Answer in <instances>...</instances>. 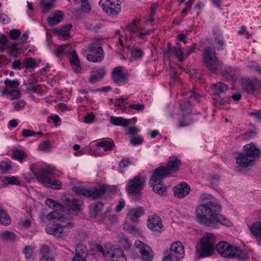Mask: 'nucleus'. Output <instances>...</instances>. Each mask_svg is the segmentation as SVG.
Wrapping results in <instances>:
<instances>
[{
    "instance_id": "f257e3e1",
    "label": "nucleus",
    "mask_w": 261,
    "mask_h": 261,
    "mask_svg": "<svg viewBox=\"0 0 261 261\" xmlns=\"http://www.w3.org/2000/svg\"><path fill=\"white\" fill-rule=\"evenodd\" d=\"M200 200L204 202L197 206L196 216L198 222L206 226L215 227L218 224L226 227L231 226V222L219 213L221 207L210 194L202 193L200 196Z\"/></svg>"
},
{
    "instance_id": "f03ea898",
    "label": "nucleus",
    "mask_w": 261,
    "mask_h": 261,
    "mask_svg": "<svg viewBox=\"0 0 261 261\" xmlns=\"http://www.w3.org/2000/svg\"><path fill=\"white\" fill-rule=\"evenodd\" d=\"M260 150L252 143L244 146L243 151L236 157V163L239 167L242 168L252 166L259 156Z\"/></svg>"
},
{
    "instance_id": "7ed1b4c3",
    "label": "nucleus",
    "mask_w": 261,
    "mask_h": 261,
    "mask_svg": "<svg viewBox=\"0 0 261 261\" xmlns=\"http://www.w3.org/2000/svg\"><path fill=\"white\" fill-rule=\"evenodd\" d=\"M210 88L212 91L213 103L218 108H223L224 106L229 103L231 100L230 95H224V93L228 91V86L222 82H218L211 84Z\"/></svg>"
},
{
    "instance_id": "20e7f679",
    "label": "nucleus",
    "mask_w": 261,
    "mask_h": 261,
    "mask_svg": "<svg viewBox=\"0 0 261 261\" xmlns=\"http://www.w3.org/2000/svg\"><path fill=\"white\" fill-rule=\"evenodd\" d=\"M202 58L205 66L211 72L218 73L221 70L222 62L216 57L214 47L206 46L202 54Z\"/></svg>"
},
{
    "instance_id": "39448f33",
    "label": "nucleus",
    "mask_w": 261,
    "mask_h": 261,
    "mask_svg": "<svg viewBox=\"0 0 261 261\" xmlns=\"http://www.w3.org/2000/svg\"><path fill=\"white\" fill-rule=\"evenodd\" d=\"M216 238L214 234L206 233L201 239L196 247V251L200 257H206L211 255L214 251Z\"/></svg>"
},
{
    "instance_id": "423d86ee",
    "label": "nucleus",
    "mask_w": 261,
    "mask_h": 261,
    "mask_svg": "<svg viewBox=\"0 0 261 261\" xmlns=\"http://www.w3.org/2000/svg\"><path fill=\"white\" fill-rule=\"evenodd\" d=\"M89 54L87 56V60L92 62H101L104 58V51L101 41L95 40L89 44L88 47Z\"/></svg>"
},
{
    "instance_id": "0eeeda50",
    "label": "nucleus",
    "mask_w": 261,
    "mask_h": 261,
    "mask_svg": "<svg viewBox=\"0 0 261 261\" xmlns=\"http://www.w3.org/2000/svg\"><path fill=\"white\" fill-rule=\"evenodd\" d=\"M166 177L165 175L155 169L149 180L153 191L163 196L166 194V187L163 184L162 180Z\"/></svg>"
},
{
    "instance_id": "6e6552de",
    "label": "nucleus",
    "mask_w": 261,
    "mask_h": 261,
    "mask_svg": "<svg viewBox=\"0 0 261 261\" xmlns=\"http://www.w3.org/2000/svg\"><path fill=\"white\" fill-rule=\"evenodd\" d=\"M74 190L77 193L93 199L97 198L102 196L106 192L107 188L105 185L99 186L92 189H86L81 187H74Z\"/></svg>"
},
{
    "instance_id": "1a4fd4ad",
    "label": "nucleus",
    "mask_w": 261,
    "mask_h": 261,
    "mask_svg": "<svg viewBox=\"0 0 261 261\" xmlns=\"http://www.w3.org/2000/svg\"><path fill=\"white\" fill-rule=\"evenodd\" d=\"M145 182V177L140 175H136L127 183L126 191L128 194L136 195L143 189Z\"/></svg>"
},
{
    "instance_id": "9d476101",
    "label": "nucleus",
    "mask_w": 261,
    "mask_h": 261,
    "mask_svg": "<svg viewBox=\"0 0 261 261\" xmlns=\"http://www.w3.org/2000/svg\"><path fill=\"white\" fill-rule=\"evenodd\" d=\"M33 174L40 183L46 187H50L51 178L54 176V170L50 168L32 170Z\"/></svg>"
},
{
    "instance_id": "9b49d317",
    "label": "nucleus",
    "mask_w": 261,
    "mask_h": 261,
    "mask_svg": "<svg viewBox=\"0 0 261 261\" xmlns=\"http://www.w3.org/2000/svg\"><path fill=\"white\" fill-rule=\"evenodd\" d=\"M241 85L242 89L248 94L254 95L261 92V82L256 79H243Z\"/></svg>"
},
{
    "instance_id": "f8f14e48",
    "label": "nucleus",
    "mask_w": 261,
    "mask_h": 261,
    "mask_svg": "<svg viewBox=\"0 0 261 261\" xmlns=\"http://www.w3.org/2000/svg\"><path fill=\"white\" fill-rule=\"evenodd\" d=\"M181 165V161L175 156L170 157L167 166H160L156 169L158 171L168 177L172 173L178 171Z\"/></svg>"
},
{
    "instance_id": "ddd939ff",
    "label": "nucleus",
    "mask_w": 261,
    "mask_h": 261,
    "mask_svg": "<svg viewBox=\"0 0 261 261\" xmlns=\"http://www.w3.org/2000/svg\"><path fill=\"white\" fill-rule=\"evenodd\" d=\"M99 5L109 15H117L121 11L120 2L118 0H100Z\"/></svg>"
},
{
    "instance_id": "4468645a",
    "label": "nucleus",
    "mask_w": 261,
    "mask_h": 261,
    "mask_svg": "<svg viewBox=\"0 0 261 261\" xmlns=\"http://www.w3.org/2000/svg\"><path fill=\"white\" fill-rule=\"evenodd\" d=\"M62 200L66 205L68 211L70 212H79L81 210L82 201L74 197V196L67 194L62 197Z\"/></svg>"
},
{
    "instance_id": "2eb2a0df",
    "label": "nucleus",
    "mask_w": 261,
    "mask_h": 261,
    "mask_svg": "<svg viewBox=\"0 0 261 261\" xmlns=\"http://www.w3.org/2000/svg\"><path fill=\"white\" fill-rule=\"evenodd\" d=\"M135 247L139 250L142 258L145 261H151L153 258V254L150 248L140 240L136 241Z\"/></svg>"
},
{
    "instance_id": "dca6fc26",
    "label": "nucleus",
    "mask_w": 261,
    "mask_h": 261,
    "mask_svg": "<svg viewBox=\"0 0 261 261\" xmlns=\"http://www.w3.org/2000/svg\"><path fill=\"white\" fill-rule=\"evenodd\" d=\"M234 247L225 241H221L216 245L218 253L224 258H231Z\"/></svg>"
},
{
    "instance_id": "f3484780",
    "label": "nucleus",
    "mask_w": 261,
    "mask_h": 261,
    "mask_svg": "<svg viewBox=\"0 0 261 261\" xmlns=\"http://www.w3.org/2000/svg\"><path fill=\"white\" fill-rule=\"evenodd\" d=\"M184 252L182 243L177 241L171 244L169 253L171 256H173L175 260L178 261L184 257Z\"/></svg>"
},
{
    "instance_id": "a211bd4d",
    "label": "nucleus",
    "mask_w": 261,
    "mask_h": 261,
    "mask_svg": "<svg viewBox=\"0 0 261 261\" xmlns=\"http://www.w3.org/2000/svg\"><path fill=\"white\" fill-rule=\"evenodd\" d=\"M147 226L152 231L161 232L163 224L161 218L156 215L149 216L147 220Z\"/></svg>"
},
{
    "instance_id": "6ab92c4d",
    "label": "nucleus",
    "mask_w": 261,
    "mask_h": 261,
    "mask_svg": "<svg viewBox=\"0 0 261 261\" xmlns=\"http://www.w3.org/2000/svg\"><path fill=\"white\" fill-rule=\"evenodd\" d=\"M112 75V80L115 84L121 85L126 83V77L122 66H117L114 68Z\"/></svg>"
},
{
    "instance_id": "aec40b11",
    "label": "nucleus",
    "mask_w": 261,
    "mask_h": 261,
    "mask_svg": "<svg viewBox=\"0 0 261 261\" xmlns=\"http://www.w3.org/2000/svg\"><path fill=\"white\" fill-rule=\"evenodd\" d=\"M48 234L54 235L56 238L65 239L68 235V231L61 224H54L46 230Z\"/></svg>"
},
{
    "instance_id": "412c9836",
    "label": "nucleus",
    "mask_w": 261,
    "mask_h": 261,
    "mask_svg": "<svg viewBox=\"0 0 261 261\" xmlns=\"http://www.w3.org/2000/svg\"><path fill=\"white\" fill-rule=\"evenodd\" d=\"M174 196L178 198H182L190 192V186L186 182H181L173 189Z\"/></svg>"
},
{
    "instance_id": "4be33fe9",
    "label": "nucleus",
    "mask_w": 261,
    "mask_h": 261,
    "mask_svg": "<svg viewBox=\"0 0 261 261\" xmlns=\"http://www.w3.org/2000/svg\"><path fill=\"white\" fill-rule=\"evenodd\" d=\"M67 55L69 59L73 71L76 73L80 72L82 68L76 52L74 50H72L71 51H68Z\"/></svg>"
},
{
    "instance_id": "5701e85b",
    "label": "nucleus",
    "mask_w": 261,
    "mask_h": 261,
    "mask_svg": "<svg viewBox=\"0 0 261 261\" xmlns=\"http://www.w3.org/2000/svg\"><path fill=\"white\" fill-rule=\"evenodd\" d=\"M144 214V208L141 206L132 208L128 210V213L127 215V218L133 222L138 221L139 217Z\"/></svg>"
},
{
    "instance_id": "b1692460",
    "label": "nucleus",
    "mask_w": 261,
    "mask_h": 261,
    "mask_svg": "<svg viewBox=\"0 0 261 261\" xmlns=\"http://www.w3.org/2000/svg\"><path fill=\"white\" fill-rule=\"evenodd\" d=\"M64 13L60 10H57L52 13L50 16L48 17L47 22L49 25H56L61 22L64 17Z\"/></svg>"
},
{
    "instance_id": "393cba45",
    "label": "nucleus",
    "mask_w": 261,
    "mask_h": 261,
    "mask_svg": "<svg viewBox=\"0 0 261 261\" xmlns=\"http://www.w3.org/2000/svg\"><path fill=\"white\" fill-rule=\"evenodd\" d=\"M106 70L105 68H98L91 71L89 82L94 83L101 79L105 75Z\"/></svg>"
},
{
    "instance_id": "a878e982",
    "label": "nucleus",
    "mask_w": 261,
    "mask_h": 261,
    "mask_svg": "<svg viewBox=\"0 0 261 261\" xmlns=\"http://www.w3.org/2000/svg\"><path fill=\"white\" fill-rule=\"evenodd\" d=\"M108 257L112 261H126L125 256L123 254V251L119 248H114L111 252L107 251Z\"/></svg>"
},
{
    "instance_id": "bb28decb",
    "label": "nucleus",
    "mask_w": 261,
    "mask_h": 261,
    "mask_svg": "<svg viewBox=\"0 0 261 261\" xmlns=\"http://www.w3.org/2000/svg\"><path fill=\"white\" fill-rule=\"evenodd\" d=\"M72 28L71 23H68L63 26L62 29L57 31L58 38L60 40H65L70 38V31Z\"/></svg>"
},
{
    "instance_id": "cd10ccee",
    "label": "nucleus",
    "mask_w": 261,
    "mask_h": 261,
    "mask_svg": "<svg viewBox=\"0 0 261 261\" xmlns=\"http://www.w3.org/2000/svg\"><path fill=\"white\" fill-rule=\"evenodd\" d=\"M233 250L231 258H236L241 261L249 260V257L247 251L241 249L237 247H234Z\"/></svg>"
},
{
    "instance_id": "c85d7f7f",
    "label": "nucleus",
    "mask_w": 261,
    "mask_h": 261,
    "mask_svg": "<svg viewBox=\"0 0 261 261\" xmlns=\"http://www.w3.org/2000/svg\"><path fill=\"white\" fill-rule=\"evenodd\" d=\"M5 49L7 50V52L11 56L16 57L19 50V48L18 46V44L16 43L7 45H0V51L2 53H4Z\"/></svg>"
},
{
    "instance_id": "c756f323",
    "label": "nucleus",
    "mask_w": 261,
    "mask_h": 261,
    "mask_svg": "<svg viewBox=\"0 0 261 261\" xmlns=\"http://www.w3.org/2000/svg\"><path fill=\"white\" fill-rule=\"evenodd\" d=\"M168 51L169 53L174 55L179 61H182L185 59L179 43H176L173 47H171L168 44Z\"/></svg>"
},
{
    "instance_id": "7c9ffc66",
    "label": "nucleus",
    "mask_w": 261,
    "mask_h": 261,
    "mask_svg": "<svg viewBox=\"0 0 261 261\" xmlns=\"http://www.w3.org/2000/svg\"><path fill=\"white\" fill-rule=\"evenodd\" d=\"M49 247L45 244H43L40 248L41 257L40 261H54V258L49 255Z\"/></svg>"
},
{
    "instance_id": "2f4dec72",
    "label": "nucleus",
    "mask_w": 261,
    "mask_h": 261,
    "mask_svg": "<svg viewBox=\"0 0 261 261\" xmlns=\"http://www.w3.org/2000/svg\"><path fill=\"white\" fill-rule=\"evenodd\" d=\"M110 123L116 126L125 127L130 124V120L120 117L112 116L110 118Z\"/></svg>"
},
{
    "instance_id": "473e14b6",
    "label": "nucleus",
    "mask_w": 261,
    "mask_h": 261,
    "mask_svg": "<svg viewBox=\"0 0 261 261\" xmlns=\"http://www.w3.org/2000/svg\"><path fill=\"white\" fill-rule=\"evenodd\" d=\"M253 236L259 241H261V222H257L251 225L249 228Z\"/></svg>"
},
{
    "instance_id": "72a5a7b5",
    "label": "nucleus",
    "mask_w": 261,
    "mask_h": 261,
    "mask_svg": "<svg viewBox=\"0 0 261 261\" xmlns=\"http://www.w3.org/2000/svg\"><path fill=\"white\" fill-rule=\"evenodd\" d=\"M221 72L222 75L228 81L233 80L235 76V69L232 67H228L224 70H221L218 72Z\"/></svg>"
},
{
    "instance_id": "f704fd0d",
    "label": "nucleus",
    "mask_w": 261,
    "mask_h": 261,
    "mask_svg": "<svg viewBox=\"0 0 261 261\" xmlns=\"http://www.w3.org/2000/svg\"><path fill=\"white\" fill-rule=\"evenodd\" d=\"M6 86V88L4 91H10L12 89H18L19 86V81L18 79L11 80L9 79H6L4 82Z\"/></svg>"
},
{
    "instance_id": "c9c22d12",
    "label": "nucleus",
    "mask_w": 261,
    "mask_h": 261,
    "mask_svg": "<svg viewBox=\"0 0 261 261\" xmlns=\"http://www.w3.org/2000/svg\"><path fill=\"white\" fill-rule=\"evenodd\" d=\"M182 113V116L178 119V127H186L193 123V120L190 116Z\"/></svg>"
},
{
    "instance_id": "e433bc0d",
    "label": "nucleus",
    "mask_w": 261,
    "mask_h": 261,
    "mask_svg": "<svg viewBox=\"0 0 261 261\" xmlns=\"http://www.w3.org/2000/svg\"><path fill=\"white\" fill-rule=\"evenodd\" d=\"M56 0H42L41 5L44 13H48L54 8Z\"/></svg>"
},
{
    "instance_id": "4c0bfd02",
    "label": "nucleus",
    "mask_w": 261,
    "mask_h": 261,
    "mask_svg": "<svg viewBox=\"0 0 261 261\" xmlns=\"http://www.w3.org/2000/svg\"><path fill=\"white\" fill-rule=\"evenodd\" d=\"M11 220L7 212L0 206V223L3 225H8Z\"/></svg>"
},
{
    "instance_id": "58836bf2",
    "label": "nucleus",
    "mask_w": 261,
    "mask_h": 261,
    "mask_svg": "<svg viewBox=\"0 0 261 261\" xmlns=\"http://www.w3.org/2000/svg\"><path fill=\"white\" fill-rule=\"evenodd\" d=\"M96 146L103 147L105 151H107L111 150L115 146V144L113 141L101 140L97 143Z\"/></svg>"
},
{
    "instance_id": "ea45409f",
    "label": "nucleus",
    "mask_w": 261,
    "mask_h": 261,
    "mask_svg": "<svg viewBox=\"0 0 261 261\" xmlns=\"http://www.w3.org/2000/svg\"><path fill=\"white\" fill-rule=\"evenodd\" d=\"M179 108L182 113L189 114L191 112V104L189 101L181 100L179 103Z\"/></svg>"
},
{
    "instance_id": "a19ab883",
    "label": "nucleus",
    "mask_w": 261,
    "mask_h": 261,
    "mask_svg": "<svg viewBox=\"0 0 261 261\" xmlns=\"http://www.w3.org/2000/svg\"><path fill=\"white\" fill-rule=\"evenodd\" d=\"M103 207V204L101 202H97L90 208V214L92 217H95L101 211Z\"/></svg>"
},
{
    "instance_id": "79ce46f5",
    "label": "nucleus",
    "mask_w": 261,
    "mask_h": 261,
    "mask_svg": "<svg viewBox=\"0 0 261 261\" xmlns=\"http://www.w3.org/2000/svg\"><path fill=\"white\" fill-rule=\"evenodd\" d=\"M69 47L70 45L69 44L60 45L56 49L55 54L58 57L61 56L64 54L67 55L68 51L72 50L71 49L68 50V48H69Z\"/></svg>"
},
{
    "instance_id": "37998d69",
    "label": "nucleus",
    "mask_w": 261,
    "mask_h": 261,
    "mask_svg": "<svg viewBox=\"0 0 261 261\" xmlns=\"http://www.w3.org/2000/svg\"><path fill=\"white\" fill-rule=\"evenodd\" d=\"M12 157L15 160L22 162L27 158V154L22 150L13 151L12 153Z\"/></svg>"
},
{
    "instance_id": "c03bdc74",
    "label": "nucleus",
    "mask_w": 261,
    "mask_h": 261,
    "mask_svg": "<svg viewBox=\"0 0 261 261\" xmlns=\"http://www.w3.org/2000/svg\"><path fill=\"white\" fill-rule=\"evenodd\" d=\"M124 230L134 234H140L139 229L135 225H132L127 222H125L123 224Z\"/></svg>"
},
{
    "instance_id": "a18cd8bd",
    "label": "nucleus",
    "mask_w": 261,
    "mask_h": 261,
    "mask_svg": "<svg viewBox=\"0 0 261 261\" xmlns=\"http://www.w3.org/2000/svg\"><path fill=\"white\" fill-rule=\"evenodd\" d=\"M46 219L48 220L59 219L60 221H63L64 220L63 214H61L57 211H54L47 215Z\"/></svg>"
},
{
    "instance_id": "49530a36",
    "label": "nucleus",
    "mask_w": 261,
    "mask_h": 261,
    "mask_svg": "<svg viewBox=\"0 0 261 261\" xmlns=\"http://www.w3.org/2000/svg\"><path fill=\"white\" fill-rule=\"evenodd\" d=\"M45 203L50 208L57 207L60 211H63L64 210V207L62 205L57 203L55 200L50 198H47L45 201Z\"/></svg>"
},
{
    "instance_id": "de8ad7c7",
    "label": "nucleus",
    "mask_w": 261,
    "mask_h": 261,
    "mask_svg": "<svg viewBox=\"0 0 261 261\" xmlns=\"http://www.w3.org/2000/svg\"><path fill=\"white\" fill-rule=\"evenodd\" d=\"M179 116V114L176 113V109L173 106H170L168 107V111L167 117L170 120L177 118Z\"/></svg>"
},
{
    "instance_id": "09e8293b",
    "label": "nucleus",
    "mask_w": 261,
    "mask_h": 261,
    "mask_svg": "<svg viewBox=\"0 0 261 261\" xmlns=\"http://www.w3.org/2000/svg\"><path fill=\"white\" fill-rule=\"evenodd\" d=\"M87 251V248L84 245L79 244L76 245L75 249V255H84L86 256Z\"/></svg>"
},
{
    "instance_id": "8fccbe9b",
    "label": "nucleus",
    "mask_w": 261,
    "mask_h": 261,
    "mask_svg": "<svg viewBox=\"0 0 261 261\" xmlns=\"http://www.w3.org/2000/svg\"><path fill=\"white\" fill-rule=\"evenodd\" d=\"M3 94L12 96L11 100L18 99L20 97V92L18 89H12L10 91H4Z\"/></svg>"
},
{
    "instance_id": "3c124183",
    "label": "nucleus",
    "mask_w": 261,
    "mask_h": 261,
    "mask_svg": "<svg viewBox=\"0 0 261 261\" xmlns=\"http://www.w3.org/2000/svg\"><path fill=\"white\" fill-rule=\"evenodd\" d=\"M51 148V143L50 141H45L39 145V149L40 150L44 152H49Z\"/></svg>"
},
{
    "instance_id": "603ef678",
    "label": "nucleus",
    "mask_w": 261,
    "mask_h": 261,
    "mask_svg": "<svg viewBox=\"0 0 261 261\" xmlns=\"http://www.w3.org/2000/svg\"><path fill=\"white\" fill-rule=\"evenodd\" d=\"M119 243L122 246V247H123L125 249H128L129 248L130 246V244L129 243V240L127 238H126L125 236L123 235H119Z\"/></svg>"
},
{
    "instance_id": "864d4df0",
    "label": "nucleus",
    "mask_w": 261,
    "mask_h": 261,
    "mask_svg": "<svg viewBox=\"0 0 261 261\" xmlns=\"http://www.w3.org/2000/svg\"><path fill=\"white\" fill-rule=\"evenodd\" d=\"M5 185H19V182L17 177L15 176H6L4 179Z\"/></svg>"
},
{
    "instance_id": "5fc2aeb1",
    "label": "nucleus",
    "mask_w": 261,
    "mask_h": 261,
    "mask_svg": "<svg viewBox=\"0 0 261 261\" xmlns=\"http://www.w3.org/2000/svg\"><path fill=\"white\" fill-rule=\"evenodd\" d=\"M131 54L134 58L139 59L143 56V51L138 47H134L131 49Z\"/></svg>"
},
{
    "instance_id": "6e6d98bb",
    "label": "nucleus",
    "mask_w": 261,
    "mask_h": 261,
    "mask_svg": "<svg viewBox=\"0 0 261 261\" xmlns=\"http://www.w3.org/2000/svg\"><path fill=\"white\" fill-rule=\"evenodd\" d=\"M34 247L31 246H25L23 250L26 258L29 259L32 257Z\"/></svg>"
},
{
    "instance_id": "4d7b16f0",
    "label": "nucleus",
    "mask_w": 261,
    "mask_h": 261,
    "mask_svg": "<svg viewBox=\"0 0 261 261\" xmlns=\"http://www.w3.org/2000/svg\"><path fill=\"white\" fill-rule=\"evenodd\" d=\"M11 168L10 165L7 162L3 161L0 163V170L3 173H6Z\"/></svg>"
},
{
    "instance_id": "13d9d810",
    "label": "nucleus",
    "mask_w": 261,
    "mask_h": 261,
    "mask_svg": "<svg viewBox=\"0 0 261 261\" xmlns=\"http://www.w3.org/2000/svg\"><path fill=\"white\" fill-rule=\"evenodd\" d=\"M132 163L128 158H125L121 160L119 164V167L121 168H126L129 165H132Z\"/></svg>"
},
{
    "instance_id": "bf43d9fd",
    "label": "nucleus",
    "mask_w": 261,
    "mask_h": 261,
    "mask_svg": "<svg viewBox=\"0 0 261 261\" xmlns=\"http://www.w3.org/2000/svg\"><path fill=\"white\" fill-rule=\"evenodd\" d=\"M3 238L5 240H13L15 238V235L13 232L5 231L3 233Z\"/></svg>"
},
{
    "instance_id": "052dcab7",
    "label": "nucleus",
    "mask_w": 261,
    "mask_h": 261,
    "mask_svg": "<svg viewBox=\"0 0 261 261\" xmlns=\"http://www.w3.org/2000/svg\"><path fill=\"white\" fill-rule=\"evenodd\" d=\"M143 139L140 137L138 138L133 137L130 139V143L134 145H140L143 143Z\"/></svg>"
},
{
    "instance_id": "680f3d73",
    "label": "nucleus",
    "mask_w": 261,
    "mask_h": 261,
    "mask_svg": "<svg viewBox=\"0 0 261 261\" xmlns=\"http://www.w3.org/2000/svg\"><path fill=\"white\" fill-rule=\"evenodd\" d=\"M37 65V64L35 60L32 58H29L25 62V65L27 67H34L36 66Z\"/></svg>"
},
{
    "instance_id": "e2e57ef3",
    "label": "nucleus",
    "mask_w": 261,
    "mask_h": 261,
    "mask_svg": "<svg viewBox=\"0 0 261 261\" xmlns=\"http://www.w3.org/2000/svg\"><path fill=\"white\" fill-rule=\"evenodd\" d=\"M9 35L11 39L14 40L19 37L20 32L17 29H14L10 32Z\"/></svg>"
},
{
    "instance_id": "0e129e2a",
    "label": "nucleus",
    "mask_w": 261,
    "mask_h": 261,
    "mask_svg": "<svg viewBox=\"0 0 261 261\" xmlns=\"http://www.w3.org/2000/svg\"><path fill=\"white\" fill-rule=\"evenodd\" d=\"M14 108L18 111L22 108L25 106V102L22 100L16 101L13 103Z\"/></svg>"
},
{
    "instance_id": "69168bd1",
    "label": "nucleus",
    "mask_w": 261,
    "mask_h": 261,
    "mask_svg": "<svg viewBox=\"0 0 261 261\" xmlns=\"http://www.w3.org/2000/svg\"><path fill=\"white\" fill-rule=\"evenodd\" d=\"M50 186L53 189H60L62 187V182L58 180H55L53 181H50Z\"/></svg>"
},
{
    "instance_id": "338daca9",
    "label": "nucleus",
    "mask_w": 261,
    "mask_h": 261,
    "mask_svg": "<svg viewBox=\"0 0 261 261\" xmlns=\"http://www.w3.org/2000/svg\"><path fill=\"white\" fill-rule=\"evenodd\" d=\"M145 106L143 104H132L129 106V109L136 110L138 111H142L144 109Z\"/></svg>"
},
{
    "instance_id": "774afa93",
    "label": "nucleus",
    "mask_w": 261,
    "mask_h": 261,
    "mask_svg": "<svg viewBox=\"0 0 261 261\" xmlns=\"http://www.w3.org/2000/svg\"><path fill=\"white\" fill-rule=\"evenodd\" d=\"M36 134V132L30 129H23L21 131V135L25 137H28L30 136L35 135Z\"/></svg>"
}]
</instances>
